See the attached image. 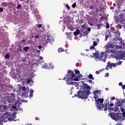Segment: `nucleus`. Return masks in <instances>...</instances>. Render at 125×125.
<instances>
[{"label": "nucleus", "instance_id": "obj_1", "mask_svg": "<svg viewBox=\"0 0 125 125\" xmlns=\"http://www.w3.org/2000/svg\"><path fill=\"white\" fill-rule=\"evenodd\" d=\"M83 87L84 90L86 89L87 91L79 90L77 92L78 97L81 99H86V98L88 97V95L91 93V92H90V86L86 83H83Z\"/></svg>", "mask_w": 125, "mask_h": 125}, {"label": "nucleus", "instance_id": "obj_2", "mask_svg": "<svg viewBox=\"0 0 125 125\" xmlns=\"http://www.w3.org/2000/svg\"><path fill=\"white\" fill-rule=\"evenodd\" d=\"M76 77V75L74 73V71L71 70H67V75H66V83L68 85H74V84H78V83L72 82L74 81V78Z\"/></svg>", "mask_w": 125, "mask_h": 125}, {"label": "nucleus", "instance_id": "obj_3", "mask_svg": "<svg viewBox=\"0 0 125 125\" xmlns=\"http://www.w3.org/2000/svg\"><path fill=\"white\" fill-rule=\"evenodd\" d=\"M15 118L16 117L14 114L7 112L5 113L4 117L0 118V124L3 125V123H6L7 121H14Z\"/></svg>", "mask_w": 125, "mask_h": 125}, {"label": "nucleus", "instance_id": "obj_4", "mask_svg": "<svg viewBox=\"0 0 125 125\" xmlns=\"http://www.w3.org/2000/svg\"><path fill=\"white\" fill-rule=\"evenodd\" d=\"M93 93L95 95L94 98L97 103L96 107L99 109H101V108H103V102L104 101V99L100 98L97 99V98H98V94L100 93V91L98 90H96L93 92Z\"/></svg>", "mask_w": 125, "mask_h": 125}, {"label": "nucleus", "instance_id": "obj_5", "mask_svg": "<svg viewBox=\"0 0 125 125\" xmlns=\"http://www.w3.org/2000/svg\"><path fill=\"white\" fill-rule=\"evenodd\" d=\"M7 101L8 103H12L14 105H16V107H20L21 106V102H20V99L17 100L15 99V96L14 94H11L10 96L7 97Z\"/></svg>", "mask_w": 125, "mask_h": 125}, {"label": "nucleus", "instance_id": "obj_6", "mask_svg": "<svg viewBox=\"0 0 125 125\" xmlns=\"http://www.w3.org/2000/svg\"><path fill=\"white\" fill-rule=\"evenodd\" d=\"M27 87V88H26L25 86H23L22 87V89L24 92L21 93V95L25 98H27V97H29V96L30 97V98H31L34 95V90L31 89L30 91L29 87Z\"/></svg>", "mask_w": 125, "mask_h": 125}, {"label": "nucleus", "instance_id": "obj_7", "mask_svg": "<svg viewBox=\"0 0 125 125\" xmlns=\"http://www.w3.org/2000/svg\"><path fill=\"white\" fill-rule=\"evenodd\" d=\"M94 54L95 58L96 59H98L99 61H102V62H106V59H107V58L106 57V53H105V52H102L101 53L100 56H99V53L96 52Z\"/></svg>", "mask_w": 125, "mask_h": 125}, {"label": "nucleus", "instance_id": "obj_8", "mask_svg": "<svg viewBox=\"0 0 125 125\" xmlns=\"http://www.w3.org/2000/svg\"><path fill=\"white\" fill-rule=\"evenodd\" d=\"M109 115L112 120H114L116 122L120 121L122 119V113L114 112L109 113Z\"/></svg>", "mask_w": 125, "mask_h": 125}, {"label": "nucleus", "instance_id": "obj_9", "mask_svg": "<svg viewBox=\"0 0 125 125\" xmlns=\"http://www.w3.org/2000/svg\"><path fill=\"white\" fill-rule=\"evenodd\" d=\"M114 36H116V37L114 38L115 41H122V38L119 37L121 35V32H120V30H119V29H117L115 31V32H114Z\"/></svg>", "mask_w": 125, "mask_h": 125}, {"label": "nucleus", "instance_id": "obj_10", "mask_svg": "<svg viewBox=\"0 0 125 125\" xmlns=\"http://www.w3.org/2000/svg\"><path fill=\"white\" fill-rule=\"evenodd\" d=\"M114 48V45L111 42H107L106 45L105 46V52L106 53H110V49Z\"/></svg>", "mask_w": 125, "mask_h": 125}, {"label": "nucleus", "instance_id": "obj_11", "mask_svg": "<svg viewBox=\"0 0 125 125\" xmlns=\"http://www.w3.org/2000/svg\"><path fill=\"white\" fill-rule=\"evenodd\" d=\"M111 56L112 58H115V59H121V56L120 55V51H116L115 54H111Z\"/></svg>", "mask_w": 125, "mask_h": 125}, {"label": "nucleus", "instance_id": "obj_12", "mask_svg": "<svg viewBox=\"0 0 125 125\" xmlns=\"http://www.w3.org/2000/svg\"><path fill=\"white\" fill-rule=\"evenodd\" d=\"M109 105V102H108V100H105V101L104 102V104H103V107L101 108H99V110H101V109H103L104 108V111H106L107 110H108V107Z\"/></svg>", "mask_w": 125, "mask_h": 125}, {"label": "nucleus", "instance_id": "obj_13", "mask_svg": "<svg viewBox=\"0 0 125 125\" xmlns=\"http://www.w3.org/2000/svg\"><path fill=\"white\" fill-rule=\"evenodd\" d=\"M8 109V108L6 105H1L0 106V111H1V112H6Z\"/></svg>", "mask_w": 125, "mask_h": 125}, {"label": "nucleus", "instance_id": "obj_14", "mask_svg": "<svg viewBox=\"0 0 125 125\" xmlns=\"http://www.w3.org/2000/svg\"><path fill=\"white\" fill-rule=\"evenodd\" d=\"M107 32L108 33V34L105 35L104 39V41L105 42L106 41H107V40H108V39H109V38H111L112 37V34L111 33V31L108 30Z\"/></svg>", "mask_w": 125, "mask_h": 125}, {"label": "nucleus", "instance_id": "obj_15", "mask_svg": "<svg viewBox=\"0 0 125 125\" xmlns=\"http://www.w3.org/2000/svg\"><path fill=\"white\" fill-rule=\"evenodd\" d=\"M113 106H114V104L111 103L110 104H109L107 109H108L109 111H113V110H114V108H111L110 107H113Z\"/></svg>", "mask_w": 125, "mask_h": 125}, {"label": "nucleus", "instance_id": "obj_16", "mask_svg": "<svg viewBox=\"0 0 125 125\" xmlns=\"http://www.w3.org/2000/svg\"><path fill=\"white\" fill-rule=\"evenodd\" d=\"M8 8H13V7L14 6V3L11 2H10L8 4Z\"/></svg>", "mask_w": 125, "mask_h": 125}, {"label": "nucleus", "instance_id": "obj_17", "mask_svg": "<svg viewBox=\"0 0 125 125\" xmlns=\"http://www.w3.org/2000/svg\"><path fill=\"white\" fill-rule=\"evenodd\" d=\"M120 55L121 59H125V53L124 52L122 53L120 52Z\"/></svg>", "mask_w": 125, "mask_h": 125}, {"label": "nucleus", "instance_id": "obj_18", "mask_svg": "<svg viewBox=\"0 0 125 125\" xmlns=\"http://www.w3.org/2000/svg\"><path fill=\"white\" fill-rule=\"evenodd\" d=\"M81 33V31L79 29H77L75 32H74V35L75 36H78V35H80Z\"/></svg>", "mask_w": 125, "mask_h": 125}, {"label": "nucleus", "instance_id": "obj_19", "mask_svg": "<svg viewBox=\"0 0 125 125\" xmlns=\"http://www.w3.org/2000/svg\"><path fill=\"white\" fill-rule=\"evenodd\" d=\"M48 42H50V39H49L48 38L46 40L45 42H43L44 45L46 46Z\"/></svg>", "mask_w": 125, "mask_h": 125}, {"label": "nucleus", "instance_id": "obj_20", "mask_svg": "<svg viewBox=\"0 0 125 125\" xmlns=\"http://www.w3.org/2000/svg\"><path fill=\"white\" fill-rule=\"evenodd\" d=\"M103 26V24L102 23H99L97 25V28L98 30H99V29H101L102 27Z\"/></svg>", "mask_w": 125, "mask_h": 125}, {"label": "nucleus", "instance_id": "obj_21", "mask_svg": "<svg viewBox=\"0 0 125 125\" xmlns=\"http://www.w3.org/2000/svg\"><path fill=\"white\" fill-rule=\"evenodd\" d=\"M1 6H3L4 7H5L8 5V3L7 2H2L1 3Z\"/></svg>", "mask_w": 125, "mask_h": 125}, {"label": "nucleus", "instance_id": "obj_22", "mask_svg": "<svg viewBox=\"0 0 125 125\" xmlns=\"http://www.w3.org/2000/svg\"><path fill=\"white\" fill-rule=\"evenodd\" d=\"M82 33H83V37H85L86 36H87L88 34H89V32L87 31V30H86L85 32H83V31H82Z\"/></svg>", "mask_w": 125, "mask_h": 125}, {"label": "nucleus", "instance_id": "obj_23", "mask_svg": "<svg viewBox=\"0 0 125 125\" xmlns=\"http://www.w3.org/2000/svg\"><path fill=\"white\" fill-rule=\"evenodd\" d=\"M88 79L92 80L93 81L94 80V78L93 77V75H92V74H89V76H88Z\"/></svg>", "mask_w": 125, "mask_h": 125}, {"label": "nucleus", "instance_id": "obj_24", "mask_svg": "<svg viewBox=\"0 0 125 125\" xmlns=\"http://www.w3.org/2000/svg\"><path fill=\"white\" fill-rule=\"evenodd\" d=\"M42 68H43L44 69H47V64L46 63H43L42 64Z\"/></svg>", "mask_w": 125, "mask_h": 125}, {"label": "nucleus", "instance_id": "obj_25", "mask_svg": "<svg viewBox=\"0 0 125 125\" xmlns=\"http://www.w3.org/2000/svg\"><path fill=\"white\" fill-rule=\"evenodd\" d=\"M58 51L59 52H63V51H65V50L63 48H62V47H60L58 49Z\"/></svg>", "mask_w": 125, "mask_h": 125}, {"label": "nucleus", "instance_id": "obj_26", "mask_svg": "<svg viewBox=\"0 0 125 125\" xmlns=\"http://www.w3.org/2000/svg\"><path fill=\"white\" fill-rule=\"evenodd\" d=\"M5 59H9L10 58V56L9 55V54H6L5 56Z\"/></svg>", "mask_w": 125, "mask_h": 125}, {"label": "nucleus", "instance_id": "obj_27", "mask_svg": "<svg viewBox=\"0 0 125 125\" xmlns=\"http://www.w3.org/2000/svg\"><path fill=\"white\" fill-rule=\"evenodd\" d=\"M68 28L69 29V30H70V31H74V27L72 25H70L67 26Z\"/></svg>", "mask_w": 125, "mask_h": 125}, {"label": "nucleus", "instance_id": "obj_28", "mask_svg": "<svg viewBox=\"0 0 125 125\" xmlns=\"http://www.w3.org/2000/svg\"><path fill=\"white\" fill-rule=\"evenodd\" d=\"M82 28H83V29H81V33H83V31L84 30V29H85V24H83L81 26Z\"/></svg>", "mask_w": 125, "mask_h": 125}, {"label": "nucleus", "instance_id": "obj_29", "mask_svg": "<svg viewBox=\"0 0 125 125\" xmlns=\"http://www.w3.org/2000/svg\"><path fill=\"white\" fill-rule=\"evenodd\" d=\"M74 72H75L76 75H80V71L78 69H74Z\"/></svg>", "mask_w": 125, "mask_h": 125}, {"label": "nucleus", "instance_id": "obj_30", "mask_svg": "<svg viewBox=\"0 0 125 125\" xmlns=\"http://www.w3.org/2000/svg\"><path fill=\"white\" fill-rule=\"evenodd\" d=\"M73 81H75V82H79V81H80V79H79V77L77 76L76 77H75L74 78Z\"/></svg>", "mask_w": 125, "mask_h": 125}, {"label": "nucleus", "instance_id": "obj_31", "mask_svg": "<svg viewBox=\"0 0 125 125\" xmlns=\"http://www.w3.org/2000/svg\"><path fill=\"white\" fill-rule=\"evenodd\" d=\"M23 50L24 51H25V52H27V51H28L29 50V47L26 46V47H24L23 48Z\"/></svg>", "mask_w": 125, "mask_h": 125}, {"label": "nucleus", "instance_id": "obj_32", "mask_svg": "<svg viewBox=\"0 0 125 125\" xmlns=\"http://www.w3.org/2000/svg\"><path fill=\"white\" fill-rule=\"evenodd\" d=\"M12 110H16V105L14 104H13V105L12 106Z\"/></svg>", "mask_w": 125, "mask_h": 125}, {"label": "nucleus", "instance_id": "obj_33", "mask_svg": "<svg viewBox=\"0 0 125 125\" xmlns=\"http://www.w3.org/2000/svg\"><path fill=\"white\" fill-rule=\"evenodd\" d=\"M0 39H2V38H4V33L2 32L1 33H0Z\"/></svg>", "mask_w": 125, "mask_h": 125}, {"label": "nucleus", "instance_id": "obj_34", "mask_svg": "<svg viewBox=\"0 0 125 125\" xmlns=\"http://www.w3.org/2000/svg\"><path fill=\"white\" fill-rule=\"evenodd\" d=\"M109 52L110 53H112L113 54H115V53H116V51H114L113 49H109Z\"/></svg>", "mask_w": 125, "mask_h": 125}, {"label": "nucleus", "instance_id": "obj_35", "mask_svg": "<svg viewBox=\"0 0 125 125\" xmlns=\"http://www.w3.org/2000/svg\"><path fill=\"white\" fill-rule=\"evenodd\" d=\"M119 20H120V18L116 17L115 18L116 23H119Z\"/></svg>", "mask_w": 125, "mask_h": 125}, {"label": "nucleus", "instance_id": "obj_36", "mask_svg": "<svg viewBox=\"0 0 125 125\" xmlns=\"http://www.w3.org/2000/svg\"><path fill=\"white\" fill-rule=\"evenodd\" d=\"M8 87H9V88H10V89H11V90H13V86H12L11 84H9L8 85Z\"/></svg>", "mask_w": 125, "mask_h": 125}, {"label": "nucleus", "instance_id": "obj_37", "mask_svg": "<svg viewBox=\"0 0 125 125\" xmlns=\"http://www.w3.org/2000/svg\"><path fill=\"white\" fill-rule=\"evenodd\" d=\"M88 8H89V9L92 10V9H94V7H93V6H92V5H89Z\"/></svg>", "mask_w": 125, "mask_h": 125}, {"label": "nucleus", "instance_id": "obj_38", "mask_svg": "<svg viewBox=\"0 0 125 125\" xmlns=\"http://www.w3.org/2000/svg\"><path fill=\"white\" fill-rule=\"evenodd\" d=\"M88 83H91V84H92V83H93V84H94V82H93L92 80H88L87 81Z\"/></svg>", "mask_w": 125, "mask_h": 125}, {"label": "nucleus", "instance_id": "obj_39", "mask_svg": "<svg viewBox=\"0 0 125 125\" xmlns=\"http://www.w3.org/2000/svg\"><path fill=\"white\" fill-rule=\"evenodd\" d=\"M122 103H123L122 101L118 102L117 103L118 106H121V105H122Z\"/></svg>", "mask_w": 125, "mask_h": 125}, {"label": "nucleus", "instance_id": "obj_40", "mask_svg": "<svg viewBox=\"0 0 125 125\" xmlns=\"http://www.w3.org/2000/svg\"><path fill=\"white\" fill-rule=\"evenodd\" d=\"M21 4H18L17 5V9H20V8L21 7Z\"/></svg>", "mask_w": 125, "mask_h": 125}, {"label": "nucleus", "instance_id": "obj_41", "mask_svg": "<svg viewBox=\"0 0 125 125\" xmlns=\"http://www.w3.org/2000/svg\"><path fill=\"white\" fill-rule=\"evenodd\" d=\"M18 49L19 51H21V52H22V47L21 46H19L18 48Z\"/></svg>", "mask_w": 125, "mask_h": 125}, {"label": "nucleus", "instance_id": "obj_42", "mask_svg": "<svg viewBox=\"0 0 125 125\" xmlns=\"http://www.w3.org/2000/svg\"><path fill=\"white\" fill-rule=\"evenodd\" d=\"M106 29H109V28H110V25L108 22H106Z\"/></svg>", "mask_w": 125, "mask_h": 125}, {"label": "nucleus", "instance_id": "obj_43", "mask_svg": "<svg viewBox=\"0 0 125 125\" xmlns=\"http://www.w3.org/2000/svg\"><path fill=\"white\" fill-rule=\"evenodd\" d=\"M123 63V62L119 61L118 62L116 63V65H118V66H119V65H121Z\"/></svg>", "mask_w": 125, "mask_h": 125}, {"label": "nucleus", "instance_id": "obj_44", "mask_svg": "<svg viewBox=\"0 0 125 125\" xmlns=\"http://www.w3.org/2000/svg\"><path fill=\"white\" fill-rule=\"evenodd\" d=\"M39 39H40V36L39 35H36L35 36V40H39Z\"/></svg>", "mask_w": 125, "mask_h": 125}, {"label": "nucleus", "instance_id": "obj_45", "mask_svg": "<svg viewBox=\"0 0 125 125\" xmlns=\"http://www.w3.org/2000/svg\"><path fill=\"white\" fill-rule=\"evenodd\" d=\"M111 66L112 67H116L117 66V63H112L111 64Z\"/></svg>", "mask_w": 125, "mask_h": 125}, {"label": "nucleus", "instance_id": "obj_46", "mask_svg": "<svg viewBox=\"0 0 125 125\" xmlns=\"http://www.w3.org/2000/svg\"><path fill=\"white\" fill-rule=\"evenodd\" d=\"M101 73V70H99V71H96V74L97 75H99V73Z\"/></svg>", "mask_w": 125, "mask_h": 125}, {"label": "nucleus", "instance_id": "obj_47", "mask_svg": "<svg viewBox=\"0 0 125 125\" xmlns=\"http://www.w3.org/2000/svg\"><path fill=\"white\" fill-rule=\"evenodd\" d=\"M78 78H79V79H82V78H83V75L82 74H79L78 76Z\"/></svg>", "mask_w": 125, "mask_h": 125}, {"label": "nucleus", "instance_id": "obj_48", "mask_svg": "<svg viewBox=\"0 0 125 125\" xmlns=\"http://www.w3.org/2000/svg\"><path fill=\"white\" fill-rule=\"evenodd\" d=\"M93 46H96V45H97V42L95 41H94L93 42Z\"/></svg>", "mask_w": 125, "mask_h": 125}, {"label": "nucleus", "instance_id": "obj_49", "mask_svg": "<svg viewBox=\"0 0 125 125\" xmlns=\"http://www.w3.org/2000/svg\"><path fill=\"white\" fill-rule=\"evenodd\" d=\"M89 49H92L93 50V49H95V47L94 46H91L90 47Z\"/></svg>", "mask_w": 125, "mask_h": 125}, {"label": "nucleus", "instance_id": "obj_50", "mask_svg": "<svg viewBox=\"0 0 125 125\" xmlns=\"http://www.w3.org/2000/svg\"><path fill=\"white\" fill-rule=\"evenodd\" d=\"M76 6H77V4H76V3H74V4H73L72 5V7L73 8H75V7H76Z\"/></svg>", "mask_w": 125, "mask_h": 125}, {"label": "nucleus", "instance_id": "obj_51", "mask_svg": "<svg viewBox=\"0 0 125 125\" xmlns=\"http://www.w3.org/2000/svg\"><path fill=\"white\" fill-rule=\"evenodd\" d=\"M37 27L38 28H42V24H37Z\"/></svg>", "mask_w": 125, "mask_h": 125}, {"label": "nucleus", "instance_id": "obj_52", "mask_svg": "<svg viewBox=\"0 0 125 125\" xmlns=\"http://www.w3.org/2000/svg\"><path fill=\"white\" fill-rule=\"evenodd\" d=\"M87 30L88 32H90V31H91V28H90V27H87Z\"/></svg>", "mask_w": 125, "mask_h": 125}, {"label": "nucleus", "instance_id": "obj_53", "mask_svg": "<svg viewBox=\"0 0 125 125\" xmlns=\"http://www.w3.org/2000/svg\"><path fill=\"white\" fill-rule=\"evenodd\" d=\"M89 14H90V15H93V14H94V12H93V11H91V12L89 13Z\"/></svg>", "mask_w": 125, "mask_h": 125}, {"label": "nucleus", "instance_id": "obj_54", "mask_svg": "<svg viewBox=\"0 0 125 125\" xmlns=\"http://www.w3.org/2000/svg\"><path fill=\"white\" fill-rule=\"evenodd\" d=\"M107 67H108L109 69H111L112 67V65L110 64L109 65H107Z\"/></svg>", "mask_w": 125, "mask_h": 125}, {"label": "nucleus", "instance_id": "obj_55", "mask_svg": "<svg viewBox=\"0 0 125 125\" xmlns=\"http://www.w3.org/2000/svg\"><path fill=\"white\" fill-rule=\"evenodd\" d=\"M71 33H69V32H66V36L67 37H70L69 35H71Z\"/></svg>", "mask_w": 125, "mask_h": 125}, {"label": "nucleus", "instance_id": "obj_56", "mask_svg": "<svg viewBox=\"0 0 125 125\" xmlns=\"http://www.w3.org/2000/svg\"><path fill=\"white\" fill-rule=\"evenodd\" d=\"M36 17H37V19H38L39 20H40V17H41V16H40V15H37Z\"/></svg>", "mask_w": 125, "mask_h": 125}, {"label": "nucleus", "instance_id": "obj_57", "mask_svg": "<svg viewBox=\"0 0 125 125\" xmlns=\"http://www.w3.org/2000/svg\"><path fill=\"white\" fill-rule=\"evenodd\" d=\"M122 89H125V85H122Z\"/></svg>", "mask_w": 125, "mask_h": 125}, {"label": "nucleus", "instance_id": "obj_58", "mask_svg": "<svg viewBox=\"0 0 125 125\" xmlns=\"http://www.w3.org/2000/svg\"><path fill=\"white\" fill-rule=\"evenodd\" d=\"M42 45H41L38 46V48H39V49H42Z\"/></svg>", "mask_w": 125, "mask_h": 125}, {"label": "nucleus", "instance_id": "obj_59", "mask_svg": "<svg viewBox=\"0 0 125 125\" xmlns=\"http://www.w3.org/2000/svg\"><path fill=\"white\" fill-rule=\"evenodd\" d=\"M105 77H109V73H106L105 74Z\"/></svg>", "mask_w": 125, "mask_h": 125}, {"label": "nucleus", "instance_id": "obj_60", "mask_svg": "<svg viewBox=\"0 0 125 125\" xmlns=\"http://www.w3.org/2000/svg\"><path fill=\"white\" fill-rule=\"evenodd\" d=\"M2 11H3V8H0V12H2Z\"/></svg>", "mask_w": 125, "mask_h": 125}, {"label": "nucleus", "instance_id": "obj_61", "mask_svg": "<svg viewBox=\"0 0 125 125\" xmlns=\"http://www.w3.org/2000/svg\"><path fill=\"white\" fill-rule=\"evenodd\" d=\"M119 84L120 86H122V85L123 86V83L120 82V83H119Z\"/></svg>", "mask_w": 125, "mask_h": 125}, {"label": "nucleus", "instance_id": "obj_62", "mask_svg": "<svg viewBox=\"0 0 125 125\" xmlns=\"http://www.w3.org/2000/svg\"><path fill=\"white\" fill-rule=\"evenodd\" d=\"M66 8H67V9H70V6L68 5H66Z\"/></svg>", "mask_w": 125, "mask_h": 125}, {"label": "nucleus", "instance_id": "obj_63", "mask_svg": "<svg viewBox=\"0 0 125 125\" xmlns=\"http://www.w3.org/2000/svg\"><path fill=\"white\" fill-rule=\"evenodd\" d=\"M96 12H99V9L98 8L96 9Z\"/></svg>", "mask_w": 125, "mask_h": 125}, {"label": "nucleus", "instance_id": "obj_64", "mask_svg": "<svg viewBox=\"0 0 125 125\" xmlns=\"http://www.w3.org/2000/svg\"><path fill=\"white\" fill-rule=\"evenodd\" d=\"M123 118H125V113H123Z\"/></svg>", "mask_w": 125, "mask_h": 125}]
</instances>
